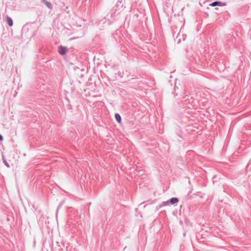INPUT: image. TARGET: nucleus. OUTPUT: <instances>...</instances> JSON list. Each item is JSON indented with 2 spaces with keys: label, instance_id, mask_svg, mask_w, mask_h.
Returning <instances> with one entry per match:
<instances>
[{
  "label": "nucleus",
  "instance_id": "nucleus-2",
  "mask_svg": "<svg viewBox=\"0 0 251 251\" xmlns=\"http://www.w3.org/2000/svg\"><path fill=\"white\" fill-rule=\"evenodd\" d=\"M68 49L66 47L60 46L58 47V51L59 53L61 55H64L66 54Z\"/></svg>",
  "mask_w": 251,
  "mask_h": 251
},
{
  "label": "nucleus",
  "instance_id": "nucleus-7",
  "mask_svg": "<svg viewBox=\"0 0 251 251\" xmlns=\"http://www.w3.org/2000/svg\"><path fill=\"white\" fill-rule=\"evenodd\" d=\"M170 204V202L169 201V200L167 201H164L162 202V203L160 204L159 205V207H161L162 206H165L167 205L168 204Z\"/></svg>",
  "mask_w": 251,
  "mask_h": 251
},
{
  "label": "nucleus",
  "instance_id": "nucleus-9",
  "mask_svg": "<svg viewBox=\"0 0 251 251\" xmlns=\"http://www.w3.org/2000/svg\"><path fill=\"white\" fill-rule=\"evenodd\" d=\"M186 105H187L186 106L188 108H191V107H193V106L190 103H186Z\"/></svg>",
  "mask_w": 251,
  "mask_h": 251
},
{
  "label": "nucleus",
  "instance_id": "nucleus-14",
  "mask_svg": "<svg viewBox=\"0 0 251 251\" xmlns=\"http://www.w3.org/2000/svg\"><path fill=\"white\" fill-rule=\"evenodd\" d=\"M156 208H157V209L160 208V207H159V205H158L157 206V207H156Z\"/></svg>",
  "mask_w": 251,
  "mask_h": 251
},
{
  "label": "nucleus",
  "instance_id": "nucleus-3",
  "mask_svg": "<svg viewBox=\"0 0 251 251\" xmlns=\"http://www.w3.org/2000/svg\"><path fill=\"white\" fill-rule=\"evenodd\" d=\"M179 200L177 198L173 197L169 200L170 203L172 205L175 204L178 202Z\"/></svg>",
  "mask_w": 251,
  "mask_h": 251
},
{
  "label": "nucleus",
  "instance_id": "nucleus-8",
  "mask_svg": "<svg viewBox=\"0 0 251 251\" xmlns=\"http://www.w3.org/2000/svg\"><path fill=\"white\" fill-rule=\"evenodd\" d=\"M2 160H3V163H4V164L6 166H7V167H8V168H9V164L7 163V162L6 161V160H5V159H3Z\"/></svg>",
  "mask_w": 251,
  "mask_h": 251
},
{
  "label": "nucleus",
  "instance_id": "nucleus-10",
  "mask_svg": "<svg viewBox=\"0 0 251 251\" xmlns=\"http://www.w3.org/2000/svg\"><path fill=\"white\" fill-rule=\"evenodd\" d=\"M189 96H187L186 95L185 97H183V99H185V100H187L188 99V98H187V97H188Z\"/></svg>",
  "mask_w": 251,
  "mask_h": 251
},
{
  "label": "nucleus",
  "instance_id": "nucleus-12",
  "mask_svg": "<svg viewBox=\"0 0 251 251\" xmlns=\"http://www.w3.org/2000/svg\"><path fill=\"white\" fill-rule=\"evenodd\" d=\"M35 22H36V21H34L33 22L27 23L26 25L34 24Z\"/></svg>",
  "mask_w": 251,
  "mask_h": 251
},
{
  "label": "nucleus",
  "instance_id": "nucleus-13",
  "mask_svg": "<svg viewBox=\"0 0 251 251\" xmlns=\"http://www.w3.org/2000/svg\"><path fill=\"white\" fill-rule=\"evenodd\" d=\"M173 94H174V96L176 97V96H177V94H175V93L174 92H172Z\"/></svg>",
  "mask_w": 251,
  "mask_h": 251
},
{
  "label": "nucleus",
  "instance_id": "nucleus-5",
  "mask_svg": "<svg viewBox=\"0 0 251 251\" xmlns=\"http://www.w3.org/2000/svg\"><path fill=\"white\" fill-rule=\"evenodd\" d=\"M49 9H52L53 8L52 4L47 0H45L43 2Z\"/></svg>",
  "mask_w": 251,
  "mask_h": 251
},
{
  "label": "nucleus",
  "instance_id": "nucleus-11",
  "mask_svg": "<svg viewBox=\"0 0 251 251\" xmlns=\"http://www.w3.org/2000/svg\"><path fill=\"white\" fill-rule=\"evenodd\" d=\"M3 139L2 136L0 134V141H2Z\"/></svg>",
  "mask_w": 251,
  "mask_h": 251
},
{
  "label": "nucleus",
  "instance_id": "nucleus-4",
  "mask_svg": "<svg viewBox=\"0 0 251 251\" xmlns=\"http://www.w3.org/2000/svg\"><path fill=\"white\" fill-rule=\"evenodd\" d=\"M6 22L9 26H11L13 25V22L11 18L7 16H6Z\"/></svg>",
  "mask_w": 251,
  "mask_h": 251
},
{
  "label": "nucleus",
  "instance_id": "nucleus-1",
  "mask_svg": "<svg viewBox=\"0 0 251 251\" xmlns=\"http://www.w3.org/2000/svg\"><path fill=\"white\" fill-rule=\"evenodd\" d=\"M226 5V2H222L221 1H215L209 4V6H224Z\"/></svg>",
  "mask_w": 251,
  "mask_h": 251
},
{
  "label": "nucleus",
  "instance_id": "nucleus-6",
  "mask_svg": "<svg viewBox=\"0 0 251 251\" xmlns=\"http://www.w3.org/2000/svg\"><path fill=\"white\" fill-rule=\"evenodd\" d=\"M115 118L118 123H120L121 122L122 118L120 115L119 113L115 114Z\"/></svg>",
  "mask_w": 251,
  "mask_h": 251
}]
</instances>
